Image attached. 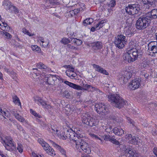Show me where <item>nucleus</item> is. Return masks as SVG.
Returning <instances> with one entry per match:
<instances>
[{
  "label": "nucleus",
  "instance_id": "f257e3e1",
  "mask_svg": "<svg viewBox=\"0 0 157 157\" xmlns=\"http://www.w3.org/2000/svg\"><path fill=\"white\" fill-rule=\"evenodd\" d=\"M132 42L129 44V48L127 53L123 56L124 59L128 63H131L136 60L138 57V51Z\"/></svg>",
  "mask_w": 157,
  "mask_h": 157
},
{
  "label": "nucleus",
  "instance_id": "f03ea898",
  "mask_svg": "<svg viewBox=\"0 0 157 157\" xmlns=\"http://www.w3.org/2000/svg\"><path fill=\"white\" fill-rule=\"evenodd\" d=\"M109 101L112 105L119 109H121L126 105L127 101L119 95L113 94L108 96Z\"/></svg>",
  "mask_w": 157,
  "mask_h": 157
},
{
  "label": "nucleus",
  "instance_id": "7ed1b4c3",
  "mask_svg": "<svg viewBox=\"0 0 157 157\" xmlns=\"http://www.w3.org/2000/svg\"><path fill=\"white\" fill-rule=\"evenodd\" d=\"M82 122L86 125L92 127L98 124V121L91 117L89 114H85L82 117Z\"/></svg>",
  "mask_w": 157,
  "mask_h": 157
},
{
  "label": "nucleus",
  "instance_id": "20e7f679",
  "mask_svg": "<svg viewBox=\"0 0 157 157\" xmlns=\"http://www.w3.org/2000/svg\"><path fill=\"white\" fill-rule=\"evenodd\" d=\"M45 81L48 84L52 86L56 85L58 83L61 84L63 82V81L62 78L58 76L51 75L46 76Z\"/></svg>",
  "mask_w": 157,
  "mask_h": 157
},
{
  "label": "nucleus",
  "instance_id": "39448f33",
  "mask_svg": "<svg viewBox=\"0 0 157 157\" xmlns=\"http://www.w3.org/2000/svg\"><path fill=\"white\" fill-rule=\"evenodd\" d=\"M127 42L126 36L122 35H118L115 38V44L116 46L119 48L121 49L124 48Z\"/></svg>",
  "mask_w": 157,
  "mask_h": 157
},
{
  "label": "nucleus",
  "instance_id": "423d86ee",
  "mask_svg": "<svg viewBox=\"0 0 157 157\" xmlns=\"http://www.w3.org/2000/svg\"><path fill=\"white\" fill-rule=\"evenodd\" d=\"M64 83L69 86L70 87L78 90H84L89 91V89L91 87V86L90 85L88 84H84L83 83L82 87L67 81H64Z\"/></svg>",
  "mask_w": 157,
  "mask_h": 157
},
{
  "label": "nucleus",
  "instance_id": "0eeeda50",
  "mask_svg": "<svg viewBox=\"0 0 157 157\" xmlns=\"http://www.w3.org/2000/svg\"><path fill=\"white\" fill-rule=\"evenodd\" d=\"M125 10L127 13L130 15H133L137 14L138 12L135 4L129 5L126 7Z\"/></svg>",
  "mask_w": 157,
  "mask_h": 157
},
{
  "label": "nucleus",
  "instance_id": "6e6552de",
  "mask_svg": "<svg viewBox=\"0 0 157 157\" xmlns=\"http://www.w3.org/2000/svg\"><path fill=\"white\" fill-rule=\"evenodd\" d=\"M139 19H140V21H142V23L143 24V25H144L143 27H144L145 28L150 25L151 20L149 18L148 15H147L146 14L142 16L139 18Z\"/></svg>",
  "mask_w": 157,
  "mask_h": 157
},
{
  "label": "nucleus",
  "instance_id": "1a4fd4ad",
  "mask_svg": "<svg viewBox=\"0 0 157 157\" xmlns=\"http://www.w3.org/2000/svg\"><path fill=\"white\" fill-rule=\"evenodd\" d=\"M156 37L157 40V33H156ZM148 50L153 53H157V42H151L148 44Z\"/></svg>",
  "mask_w": 157,
  "mask_h": 157
},
{
  "label": "nucleus",
  "instance_id": "9d476101",
  "mask_svg": "<svg viewBox=\"0 0 157 157\" xmlns=\"http://www.w3.org/2000/svg\"><path fill=\"white\" fill-rule=\"evenodd\" d=\"M141 80L138 78L133 80L129 84V87L132 90H135L138 88L140 85Z\"/></svg>",
  "mask_w": 157,
  "mask_h": 157
},
{
  "label": "nucleus",
  "instance_id": "9b49d317",
  "mask_svg": "<svg viewBox=\"0 0 157 157\" xmlns=\"http://www.w3.org/2000/svg\"><path fill=\"white\" fill-rule=\"evenodd\" d=\"M83 144L80 147V149H78L81 151V150L84 153L88 154H90L91 152L90 148L88 147V145L87 143L85 142H82Z\"/></svg>",
  "mask_w": 157,
  "mask_h": 157
},
{
  "label": "nucleus",
  "instance_id": "f8f14e48",
  "mask_svg": "<svg viewBox=\"0 0 157 157\" xmlns=\"http://www.w3.org/2000/svg\"><path fill=\"white\" fill-rule=\"evenodd\" d=\"M146 14L148 15L151 21L157 19V9H153L150 12Z\"/></svg>",
  "mask_w": 157,
  "mask_h": 157
},
{
  "label": "nucleus",
  "instance_id": "ddd939ff",
  "mask_svg": "<svg viewBox=\"0 0 157 157\" xmlns=\"http://www.w3.org/2000/svg\"><path fill=\"white\" fill-rule=\"evenodd\" d=\"M92 65L93 67L95 68L96 71L106 75H109V73L107 72L106 70L103 69V68L101 67L99 65L95 64H93Z\"/></svg>",
  "mask_w": 157,
  "mask_h": 157
},
{
  "label": "nucleus",
  "instance_id": "4468645a",
  "mask_svg": "<svg viewBox=\"0 0 157 157\" xmlns=\"http://www.w3.org/2000/svg\"><path fill=\"white\" fill-rule=\"evenodd\" d=\"M45 147H44V150L48 153L49 155L52 156H54L55 155V152L54 151L53 149H52L47 143L45 144Z\"/></svg>",
  "mask_w": 157,
  "mask_h": 157
},
{
  "label": "nucleus",
  "instance_id": "2eb2a0df",
  "mask_svg": "<svg viewBox=\"0 0 157 157\" xmlns=\"http://www.w3.org/2000/svg\"><path fill=\"white\" fill-rule=\"evenodd\" d=\"M50 142L52 145L58 150L62 155H66V151L63 148L56 144L52 141L50 140Z\"/></svg>",
  "mask_w": 157,
  "mask_h": 157
},
{
  "label": "nucleus",
  "instance_id": "dca6fc26",
  "mask_svg": "<svg viewBox=\"0 0 157 157\" xmlns=\"http://www.w3.org/2000/svg\"><path fill=\"white\" fill-rule=\"evenodd\" d=\"M126 155L127 157H136V151L131 148L126 149L125 151Z\"/></svg>",
  "mask_w": 157,
  "mask_h": 157
},
{
  "label": "nucleus",
  "instance_id": "f3484780",
  "mask_svg": "<svg viewBox=\"0 0 157 157\" xmlns=\"http://www.w3.org/2000/svg\"><path fill=\"white\" fill-rule=\"evenodd\" d=\"M113 131L116 135L120 136L124 134V131L120 127H115L113 129Z\"/></svg>",
  "mask_w": 157,
  "mask_h": 157
},
{
  "label": "nucleus",
  "instance_id": "a211bd4d",
  "mask_svg": "<svg viewBox=\"0 0 157 157\" xmlns=\"http://www.w3.org/2000/svg\"><path fill=\"white\" fill-rule=\"evenodd\" d=\"M6 150L10 151H14L16 149L14 142L9 143L8 144L4 145Z\"/></svg>",
  "mask_w": 157,
  "mask_h": 157
},
{
  "label": "nucleus",
  "instance_id": "6ab92c4d",
  "mask_svg": "<svg viewBox=\"0 0 157 157\" xmlns=\"http://www.w3.org/2000/svg\"><path fill=\"white\" fill-rule=\"evenodd\" d=\"M69 138L71 140L75 141L79 137H81L80 134L76 133L74 132H71L69 134Z\"/></svg>",
  "mask_w": 157,
  "mask_h": 157
},
{
  "label": "nucleus",
  "instance_id": "aec40b11",
  "mask_svg": "<svg viewBox=\"0 0 157 157\" xmlns=\"http://www.w3.org/2000/svg\"><path fill=\"white\" fill-rule=\"evenodd\" d=\"M105 22H106L105 20H101L98 23V24L96 25L95 27H92L91 29V31L92 32H94L95 29H96L97 30H98L100 29V28L102 27L103 26V24Z\"/></svg>",
  "mask_w": 157,
  "mask_h": 157
},
{
  "label": "nucleus",
  "instance_id": "412c9836",
  "mask_svg": "<svg viewBox=\"0 0 157 157\" xmlns=\"http://www.w3.org/2000/svg\"><path fill=\"white\" fill-rule=\"evenodd\" d=\"M92 47L93 49L98 50L102 48V45L101 42L97 41L93 43L92 44Z\"/></svg>",
  "mask_w": 157,
  "mask_h": 157
},
{
  "label": "nucleus",
  "instance_id": "4be33fe9",
  "mask_svg": "<svg viewBox=\"0 0 157 157\" xmlns=\"http://www.w3.org/2000/svg\"><path fill=\"white\" fill-rule=\"evenodd\" d=\"M82 142H85L81 138L79 137L75 141L76 145V148L77 150L80 149V147L81 146L83 143Z\"/></svg>",
  "mask_w": 157,
  "mask_h": 157
},
{
  "label": "nucleus",
  "instance_id": "5701e85b",
  "mask_svg": "<svg viewBox=\"0 0 157 157\" xmlns=\"http://www.w3.org/2000/svg\"><path fill=\"white\" fill-rule=\"evenodd\" d=\"M2 142L3 144V145H5L9 143H12L13 142L12 140V139L10 136H7L4 138H2Z\"/></svg>",
  "mask_w": 157,
  "mask_h": 157
},
{
  "label": "nucleus",
  "instance_id": "b1692460",
  "mask_svg": "<svg viewBox=\"0 0 157 157\" xmlns=\"http://www.w3.org/2000/svg\"><path fill=\"white\" fill-rule=\"evenodd\" d=\"M143 24L142 23V21H140V19L139 18L137 20L136 23V27L137 29L139 30H143L145 28L144 27H143L144 25H143Z\"/></svg>",
  "mask_w": 157,
  "mask_h": 157
},
{
  "label": "nucleus",
  "instance_id": "393cba45",
  "mask_svg": "<svg viewBox=\"0 0 157 157\" xmlns=\"http://www.w3.org/2000/svg\"><path fill=\"white\" fill-rule=\"evenodd\" d=\"M143 4L148 5L149 7L154 5L156 0H142Z\"/></svg>",
  "mask_w": 157,
  "mask_h": 157
},
{
  "label": "nucleus",
  "instance_id": "a878e982",
  "mask_svg": "<svg viewBox=\"0 0 157 157\" xmlns=\"http://www.w3.org/2000/svg\"><path fill=\"white\" fill-rule=\"evenodd\" d=\"M3 5L6 9L10 10L12 9L13 6L9 1H5L3 2Z\"/></svg>",
  "mask_w": 157,
  "mask_h": 157
},
{
  "label": "nucleus",
  "instance_id": "bb28decb",
  "mask_svg": "<svg viewBox=\"0 0 157 157\" xmlns=\"http://www.w3.org/2000/svg\"><path fill=\"white\" fill-rule=\"evenodd\" d=\"M104 104V103H97L95 105V108L96 111L98 113H100L101 110H102L101 108L103 105Z\"/></svg>",
  "mask_w": 157,
  "mask_h": 157
},
{
  "label": "nucleus",
  "instance_id": "cd10ccee",
  "mask_svg": "<svg viewBox=\"0 0 157 157\" xmlns=\"http://www.w3.org/2000/svg\"><path fill=\"white\" fill-rule=\"evenodd\" d=\"M36 67L40 69H46L48 70H50V68H48L47 66L44 65L42 62H40L38 63L36 65Z\"/></svg>",
  "mask_w": 157,
  "mask_h": 157
},
{
  "label": "nucleus",
  "instance_id": "c85d7f7f",
  "mask_svg": "<svg viewBox=\"0 0 157 157\" xmlns=\"http://www.w3.org/2000/svg\"><path fill=\"white\" fill-rule=\"evenodd\" d=\"M14 115L16 119L18 120L19 121L23 122L25 121V119L21 115L17 113H14Z\"/></svg>",
  "mask_w": 157,
  "mask_h": 157
},
{
  "label": "nucleus",
  "instance_id": "c756f323",
  "mask_svg": "<svg viewBox=\"0 0 157 157\" xmlns=\"http://www.w3.org/2000/svg\"><path fill=\"white\" fill-rule=\"evenodd\" d=\"M138 139V137H136L135 136H132L131 139L130 140V141H128V142L130 144H133L134 145L137 144Z\"/></svg>",
  "mask_w": 157,
  "mask_h": 157
},
{
  "label": "nucleus",
  "instance_id": "7c9ffc66",
  "mask_svg": "<svg viewBox=\"0 0 157 157\" xmlns=\"http://www.w3.org/2000/svg\"><path fill=\"white\" fill-rule=\"evenodd\" d=\"M71 42L75 43L77 45H79L82 44V41L76 38H71Z\"/></svg>",
  "mask_w": 157,
  "mask_h": 157
},
{
  "label": "nucleus",
  "instance_id": "2f4dec72",
  "mask_svg": "<svg viewBox=\"0 0 157 157\" xmlns=\"http://www.w3.org/2000/svg\"><path fill=\"white\" fill-rule=\"evenodd\" d=\"M93 22V20L91 18L86 19L83 21V24L84 26H86L88 25H90Z\"/></svg>",
  "mask_w": 157,
  "mask_h": 157
},
{
  "label": "nucleus",
  "instance_id": "473e14b6",
  "mask_svg": "<svg viewBox=\"0 0 157 157\" xmlns=\"http://www.w3.org/2000/svg\"><path fill=\"white\" fill-rule=\"evenodd\" d=\"M101 109H102V110H101V111H100V113H102L105 114H106L109 111L108 106L105 104L103 105V106H102Z\"/></svg>",
  "mask_w": 157,
  "mask_h": 157
},
{
  "label": "nucleus",
  "instance_id": "72a5a7b5",
  "mask_svg": "<svg viewBox=\"0 0 157 157\" xmlns=\"http://www.w3.org/2000/svg\"><path fill=\"white\" fill-rule=\"evenodd\" d=\"M10 115V113L9 112L7 111L6 109L2 110V111L1 113V115L3 116V119L2 120H4V119L6 118L5 116L6 117H8L9 115Z\"/></svg>",
  "mask_w": 157,
  "mask_h": 157
},
{
  "label": "nucleus",
  "instance_id": "f704fd0d",
  "mask_svg": "<svg viewBox=\"0 0 157 157\" xmlns=\"http://www.w3.org/2000/svg\"><path fill=\"white\" fill-rule=\"evenodd\" d=\"M71 42V38L69 39L65 38H63L60 41V42L64 44H67Z\"/></svg>",
  "mask_w": 157,
  "mask_h": 157
},
{
  "label": "nucleus",
  "instance_id": "c9c22d12",
  "mask_svg": "<svg viewBox=\"0 0 157 157\" xmlns=\"http://www.w3.org/2000/svg\"><path fill=\"white\" fill-rule=\"evenodd\" d=\"M3 25H0V26H1V27L2 28V30H6V31L9 30L10 29V27L9 26H8L7 24L5 22L2 23Z\"/></svg>",
  "mask_w": 157,
  "mask_h": 157
},
{
  "label": "nucleus",
  "instance_id": "e433bc0d",
  "mask_svg": "<svg viewBox=\"0 0 157 157\" xmlns=\"http://www.w3.org/2000/svg\"><path fill=\"white\" fill-rule=\"evenodd\" d=\"M110 2L108 4V9L109 12L110 9L111 7H114L116 5L115 1L114 0H110Z\"/></svg>",
  "mask_w": 157,
  "mask_h": 157
},
{
  "label": "nucleus",
  "instance_id": "4c0bfd02",
  "mask_svg": "<svg viewBox=\"0 0 157 157\" xmlns=\"http://www.w3.org/2000/svg\"><path fill=\"white\" fill-rule=\"evenodd\" d=\"M31 48L33 51L36 52H40L41 50L40 48L36 45H32Z\"/></svg>",
  "mask_w": 157,
  "mask_h": 157
},
{
  "label": "nucleus",
  "instance_id": "58836bf2",
  "mask_svg": "<svg viewBox=\"0 0 157 157\" xmlns=\"http://www.w3.org/2000/svg\"><path fill=\"white\" fill-rule=\"evenodd\" d=\"M13 102L14 103L17 104H18V105H21V103L20 102V100L18 98L17 96L15 95L14 97H13Z\"/></svg>",
  "mask_w": 157,
  "mask_h": 157
},
{
  "label": "nucleus",
  "instance_id": "ea45409f",
  "mask_svg": "<svg viewBox=\"0 0 157 157\" xmlns=\"http://www.w3.org/2000/svg\"><path fill=\"white\" fill-rule=\"evenodd\" d=\"M65 73L67 75L71 78L75 77L76 76V74H71L69 70H66Z\"/></svg>",
  "mask_w": 157,
  "mask_h": 157
},
{
  "label": "nucleus",
  "instance_id": "a19ab883",
  "mask_svg": "<svg viewBox=\"0 0 157 157\" xmlns=\"http://www.w3.org/2000/svg\"><path fill=\"white\" fill-rule=\"evenodd\" d=\"M124 75L125 77L126 80H128L131 77L132 75L130 72L126 71L124 72Z\"/></svg>",
  "mask_w": 157,
  "mask_h": 157
},
{
  "label": "nucleus",
  "instance_id": "79ce46f5",
  "mask_svg": "<svg viewBox=\"0 0 157 157\" xmlns=\"http://www.w3.org/2000/svg\"><path fill=\"white\" fill-rule=\"evenodd\" d=\"M132 29L131 28H128L124 31V33L126 35L130 36L131 35L132 33L131 31Z\"/></svg>",
  "mask_w": 157,
  "mask_h": 157
},
{
  "label": "nucleus",
  "instance_id": "37998d69",
  "mask_svg": "<svg viewBox=\"0 0 157 157\" xmlns=\"http://www.w3.org/2000/svg\"><path fill=\"white\" fill-rule=\"evenodd\" d=\"M22 32L25 34H27L29 36H32L34 35V34H31L25 28H23L22 29Z\"/></svg>",
  "mask_w": 157,
  "mask_h": 157
},
{
  "label": "nucleus",
  "instance_id": "c03bdc74",
  "mask_svg": "<svg viewBox=\"0 0 157 157\" xmlns=\"http://www.w3.org/2000/svg\"><path fill=\"white\" fill-rule=\"evenodd\" d=\"M110 140V141L116 145H118L119 144V142L113 138V137H112Z\"/></svg>",
  "mask_w": 157,
  "mask_h": 157
},
{
  "label": "nucleus",
  "instance_id": "a18cd8bd",
  "mask_svg": "<svg viewBox=\"0 0 157 157\" xmlns=\"http://www.w3.org/2000/svg\"><path fill=\"white\" fill-rule=\"evenodd\" d=\"M17 149L20 153H22L23 151V147L21 144H18Z\"/></svg>",
  "mask_w": 157,
  "mask_h": 157
},
{
  "label": "nucleus",
  "instance_id": "49530a36",
  "mask_svg": "<svg viewBox=\"0 0 157 157\" xmlns=\"http://www.w3.org/2000/svg\"><path fill=\"white\" fill-rule=\"evenodd\" d=\"M30 112L32 114L36 117H38V118H40V115H39L38 114L36 113L35 111H34L32 109H30Z\"/></svg>",
  "mask_w": 157,
  "mask_h": 157
},
{
  "label": "nucleus",
  "instance_id": "de8ad7c7",
  "mask_svg": "<svg viewBox=\"0 0 157 157\" xmlns=\"http://www.w3.org/2000/svg\"><path fill=\"white\" fill-rule=\"evenodd\" d=\"M39 103L40 105H41L43 107H46V106L47 105L45 101H44L42 99L40 100L39 101Z\"/></svg>",
  "mask_w": 157,
  "mask_h": 157
},
{
  "label": "nucleus",
  "instance_id": "09e8293b",
  "mask_svg": "<svg viewBox=\"0 0 157 157\" xmlns=\"http://www.w3.org/2000/svg\"><path fill=\"white\" fill-rule=\"evenodd\" d=\"M90 136L92 138H94L97 140H99L101 141V139L97 135H96L94 134L91 133L90 134Z\"/></svg>",
  "mask_w": 157,
  "mask_h": 157
},
{
  "label": "nucleus",
  "instance_id": "8fccbe9b",
  "mask_svg": "<svg viewBox=\"0 0 157 157\" xmlns=\"http://www.w3.org/2000/svg\"><path fill=\"white\" fill-rule=\"evenodd\" d=\"M67 47L71 49H77L76 47L73 46L72 44H67Z\"/></svg>",
  "mask_w": 157,
  "mask_h": 157
},
{
  "label": "nucleus",
  "instance_id": "3c124183",
  "mask_svg": "<svg viewBox=\"0 0 157 157\" xmlns=\"http://www.w3.org/2000/svg\"><path fill=\"white\" fill-rule=\"evenodd\" d=\"M50 131L52 133H57L58 132V130L56 128H53V127H51V130Z\"/></svg>",
  "mask_w": 157,
  "mask_h": 157
},
{
  "label": "nucleus",
  "instance_id": "603ef678",
  "mask_svg": "<svg viewBox=\"0 0 157 157\" xmlns=\"http://www.w3.org/2000/svg\"><path fill=\"white\" fill-rule=\"evenodd\" d=\"M132 137V136L131 134H127L125 136V138L126 140L130 141V140Z\"/></svg>",
  "mask_w": 157,
  "mask_h": 157
},
{
  "label": "nucleus",
  "instance_id": "864d4df0",
  "mask_svg": "<svg viewBox=\"0 0 157 157\" xmlns=\"http://www.w3.org/2000/svg\"><path fill=\"white\" fill-rule=\"evenodd\" d=\"M127 80H126L125 77L124 76H121L119 78V80L120 81L122 82L123 83H124V82Z\"/></svg>",
  "mask_w": 157,
  "mask_h": 157
},
{
  "label": "nucleus",
  "instance_id": "5fc2aeb1",
  "mask_svg": "<svg viewBox=\"0 0 157 157\" xmlns=\"http://www.w3.org/2000/svg\"><path fill=\"white\" fill-rule=\"evenodd\" d=\"M149 62L147 61L145 62L144 63H142V66L144 68L147 67L149 66Z\"/></svg>",
  "mask_w": 157,
  "mask_h": 157
},
{
  "label": "nucleus",
  "instance_id": "6e6d98bb",
  "mask_svg": "<svg viewBox=\"0 0 157 157\" xmlns=\"http://www.w3.org/2000/svg\"><path fill=\"white\" fill-rule=\"evenodd\" d=\"M105 138H104L105 140H108L110 141L111 140V139L112 138V137L111 136L109 135H105Z\"/></svg>",
  "mask_w": 157,
  "mask_h": 157
},
{
  "label": "nucleus",
  "instance_id": "4d7b16f0",
  "mask_svg": "<svg viewBox=\"0 0 157 157\" xmlns=\"http://www.w3.org/2000/svg\"><path fill=\"white\" fill-rule=\"evenodd\" d=\"M11 9L13 10V11L15 13H17L19 12V10L14 6H12Z\"/></svg>",
  "mask_w": 157,
  "mask_h": 157
},
{
  "label": "nucleus",
  "instance_id": "13d9d810",
  "mask_svg": "<svg viewBox=\"0 0 157 157\" xmlns=\"http://www.w3.org/2000/svg\"><path fill=\"white\" fill-rule=\"evenodd\" d=\"M34 100L36 102H39L40 101V100H41L42 99L40 97H37V96L34 97Z\"/></svg>",
  "mask_w": 157,
  "mask_h": 157
},
{
  "label": "nucleus",
  "instance_id": "bf43d9fd",
  "mask_svg": "<svg viewBox=\"0 0 157 157\" xmlns=\"http://www.w3.org/2000/svg\"><path fill=\"white\" fill-rule=\"evenodd\" d=\"M38 41L39 42L40 41L41 42L42 44L45 42V41H44V39L41 37H39L38 38Z\"/></svg>",
  "mask_w": 157,
  "mask_h": 157
},
{
  "label": "nucleus",
  "instance_id": "052dcab7",
  "mask_svg": "<svg viewBox=\"0 0 157 157\" xmlns=\"http://www.w3.org/2000/svg\"><path fill=\"white\" fill-rule=\"evenodd\" d=\"M69 106H70V105H66V106H65V110L66 111H68V112L70 111L71 109H70L69 108Z\"/></svg>",
  "mask_w": 157,
  "mask_h": 157
},
{
  "label": "nucleus",
  "instance_id": "680f3d73",
  "mask_svg": "<svg viewBox=\"0 0 157 157\" xmlns=\"http://www.w3.org/2000/svg\"><path fill=\"white\" fill-rule=\"evenodd\" d=\"M49 44V42L45 41V42L42 44V46L44 48L47 47Z\"/></svg>",
  "mask_w": 157,
  "mask_h": 157
},
{
  "label": "nucleus",
  "instance_id": "e2e57ef3",
  "mask_svg": "<svg viewBox=\"0 0 157 157\" xmlns=\"http://www.w3.org/2000/svg\"><path fill=\"white\" fill-rule=\"evenodd\" d=\"M96 89V88L95 87L93 86H91V88L89 89V91H95Z\"/></svg>",
  "mask_w": 157,
  "mask_h": 157
},
{
  "label": "nucleus",
  "instance_id": "0e129e2a",
  "mask_svg": "<svg viewBox=\"0 0 157 157\" xmlns=\"http://www.w3.org/2000/svg\"><path fill=\"white\" fill-rule=\"evenodd\" d=\"M4 69L5 71L8 73H10L11 74L14 73L13 71H11L9 69L5 68Z\"/></svg>",
  "mask_w": 157,
  "mask_h": 157
},
{
  "label": "nucleus",
  "instance_id": "69168bd1",
  "mask_svg": "<svg viewBox=\"0 0 157 157\" xmlns=\"http://www.w3.org/2000/svg\"><path fill=\"white\" fill-rule=\"evenodd\" d=\"M17 128L20 131H21L23 132V129L22 127L20 125H17Z\"/></svg>",
  "mask_w": 157,
  "mask_h": 157
},
{
  "label": "nucleus",
  "instance_id": "338daca9",
  "mask_svg": "<svg viewBox=\"0 0 157 157\" xmlns=\"http://www.w3.org/2000/svg\"><path fill=\"white\" fill-rule=\"evenodd\" d=\"M69 13V15L70 14V15L71 17L75 15V12H74L73 10L70 11Z\"/></svg>",
  "mask_w": 157,
  "mask_h": 157
},
{
  "label": "nucleus",
  "instance_id": "774afa93",
  "mask_svg": "<svg viewBox=\"0 0 157 157\" xmlns=\"http://www.w3.org/2000/svg\"><path fill=\"white\" fill-rule=\"evenodd\" d=\"M153 152L154 154L157 156V148H154L153 149Z\"/></svg>",
  "mask_w": 157,
  "mask_h": 157
}]
</instances>
